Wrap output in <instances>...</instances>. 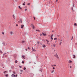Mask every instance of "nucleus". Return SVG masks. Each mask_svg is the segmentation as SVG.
Instances as JSON below:
<instances>
[{
	"label": "nucleus",
	"instance_id": "f257e3e1",
	"mask_svg": "<svg viewBox=\"0 0 77 77\" xmlns=\"http://www.w3.org/2000/svg\"><path fill=\"white\" fill-rule=\"evenodd\" d=\"M51 47H55L56 46V44H54L53 45L51 44Z\"/></svg>",
	"mask_w": 77,
	"mask_h": 77
},
{
	"label": "nucleus",
	"instance_id": "f03ea898",
	"mask_svg": "<svg viewBox=\"0 0 77 77\" xmlns=\"http://www.w3.org/2000/svg\"><path fill=\"white\" fill-rule=\"evenodd\" d=\"M2 44L3 45V46H6L7 45V43L6 42H3Z\"/></svg>",
	"mask_w": 77,
	"mask_h": 77
},
{
	"label": "nucleus",
	"instance_id": "7ed1b4c3",
	"mask_svg": "<svg viewBox=\"0 0 77 77\" xmlns=\"http://www.w3.org/2000/svg\"><path fill=\"white\" fill-rule=\"evenodd\" d=\"M54 56H55V57H57V59H59V57H58V55H57V53H56V54L55 55H54Z\"/></svg>",
	"mask_w": 77,
	"mask_h": 77
},
{
	"label": "nucleus",
	"instance_id": "20e7f679",
	"mask_svg": "<svg viewBox=\"0 0 77 77\" xmlns=\"http://www.w3.org/2000/svg\"><path fill=\"white\" fill-rule=\"evenodd\" d=\"M46 41L47 42V44H48V45L49 44V42H50V41H48V40H46Z\"/></svg>",
	"mask_w": 77,
	"mask_h": 77
},
{
	"label": "nucleus",
	"instance_id": "39448f33",
	"mask_svg": "<svg viewBox=\"0 0 77 77\" xmlns=\"http://www.w3.org/2000/svg\"><path fill=\"white\" fill-rule=\"evenodd\" d=\"M10 34L11 35H14V33H13V32L11 31L10 32Z\"/></svg>",
	"mask_w": 77,
	"mask_h": 77
},
{
	"label": "nucleus",
	"instance_id": "423d86ee",
	"mask_svg": "<svg viewBox=\"0 0 77 77\" xmlns=\"http://www.w3.org/2000/svg\"><path fill=\"white\" fill-rule=\"evenodd\" d=\"M24 26L23 25H21V29H23V27H24Z\"/></svg>",
	"mask_w": 77,
	"mask_h": 77
},
{
	"label": "nucleus",
	"instance_id": "0eeeda50",
	"mask_svg": "<svg viewBox=\"0 0 77 77\" xmlns=\"http://www.w3.org/2000/svg\"><path fill=\"white\" fill-rule=\"evenodd\" d=\"M42 47L44 48H45V47L46 46H45V45L43 44V45H42Z\"/></svg>",
	"mask_w": 77,
	"mask_h": 77
},
{
	"label": "nucleus",
	"instance_id": "6e6552de",
	"mask_svg": "<svg viewBox=\"0 0 77 77\" xmlns=\"http://www.w3.org/2000/svg\"><path fill=\"white\" fill-rule=\"evenodd\" d=\"M19 8L20 9H22V8L20 7V6H18Z\"/></svg>",
	"mask_w": 77,
	"mask_h": 77
},
{
	"label": "nucleus",
	"instance_id": "1a4fd4ad",
	"mask_svg": "<svg viewBox=\"0 0 77 77\" xmlns=\"http://www.w3.org/2000/svg\"><path fill=\"white\" fill-rule=\"evenodd\" d=\"M32 25V29H35V26H34V25Z\"/></svg>",
	"mask_w": 77,
	"mask_h": 77
},
{
	"label": "nucleus",
	"instance_id": "9d476101",
	"mask_svg": "<svg viewBox=\"0 0 77 77\" xmlns=\"http://www.w3.org/2000/svg\"><path fill=\"white\" fill-rule=\"evenodd\" d=\"M54 72V70H53L51 72V73H53Z\"/></svg>",
	"mask_w": 77,
	"mask_h": 77
},
{
	"label": "nucleus",
	"instance_id": "9b49d317",
	"mask_svg": "<svg viewBox=\"0 0 77 77\" xmlns=\"http://www.w3.org/2000/svg\"><path fill=\"white\" fill-rule=\"evenodd\" d=\"M5 75L6 77H8V74H7L6 75Z\"/></svg>",
	"mask_w": 77,
	"mask_h": 77
},
{
	"label": "nucleus",
	"instance_id": "f8f14e48",
	"mask_svg": "<svg viewBox=\"0 0 77 77\" xmlns=\"http://www.w3.org/2000/svg\"><path fill=\"white\" fill-rule=\"evenodd\" d=\"M42 34H43V36H46V34L45 33H42Z\"/></svg>",
	"mask_w": 77,
	"mask_h": 77
},
{
	"label": "nucleus",
	"instance_id": "ddd939ff",
	"mask_svg": "<svg viewBox=\"0 0 77 77\" xmlns=\"http://www.w3.org/2000/svg\"><path fill=\"white\" fill-rule=\"evenodd\" d=\"M13 18H14V19H15V16L14 14L13 15Z\"/></svg>",
	"mask_w": 77,
	"mask_h": 77
},
{
	"label": "nucleus",
	"instance_id": "4468645a",
	"mask_svg": "<svg viewBox=\"0 0 77 77\" xmlns=\"http://www.w3.org/2000/svg\"><path fill=\"white\" fill-rule=\"evenodd\" d=\"M69 63H72V61H71V60H69Z\"/></svg>",
	"mask_w": 77,
	"mask_h": 77
},
{
	"label": "nucleus",
	"instance_id": "2eb2a0df",
	"mask_svg": "<svg viewBox=\"0 0 77 77\" xmlns=\"http://www.w3.org/2000/svg\"><path fill=\"white\" fill-rule=\"evenodd\" d=\"M74 26H77V24L76 23H74Z\"/></svg>",
	"mask_w": 77,
	"mask_h": 77
},
{
	"label": "nucleus",
	"instance_id": "dca6fc26",
	"mask_svg": "<svg viewBox=\"0 0 77 77\" xmlns=\"http://www.w3.org/2000/svg\"><path fill=\"white\" fill-rule=\"evenodd\" d=\"M22 57H23V58H24V59H25V58H24V57H25V56H24L23 55L22 56Z\"/></svg>",
	"mask_w": 77,
	"mask_h": 77
},
{
	"label": "nucleus",
	"instance_id": "f3484780",
	"mask_svg": "<svg viewBox=\"0 0 77 77\" xmlns=\"http://www.w3.org/2000/svg\"><path fill=\"white\" fill-rule=\"evenodd\" d=\"M32 51H36V50H35V49H32Z\"/></svg>",
	"mask_w": 77,
	"mask_h": 77
},
{
	"label": "nucleus",
	"instance_id": "a211bd4d",
	"mask_svg": "<svg viewBox=\"0 0 77 77\" xmlns=\"http://www.w3.org/2000/svg\"><path fill=\"white\" fill-rule=\"evenodd\" d=\"M7 72V71H5L4 72V74H6V73L5 72Z\"/></svg>",
	"mask_w": 77,
	"mask_h": 77
},
{
	"label": "nucleus",
	"instance_id": "6ab92c4d",
	"mask_svg": "<svg viewBox=\"0 0 77 77\" xmlns=\"http://www.w3.org/2000/svg\"><path fill=\"white\" fill-rule=\"evenodd\" d=\"M14 74H12V75H11V77H14Z\"/></svg>",
	"mask_w": 77,
	"mask_h": 77
},
{
	"label": "nucleus",
	"instance_id": "aec40b11",
	"mask_svg": "<svg viewBox=\"0 0 77 77\" xmlns=\"http://www.w3.org/2000/svg\"><path fill=\"white\" fill-rule=\"evenodd\" d=\"M54 40H57V38H54Z\"/></svg>",
	"mask_w": 77,
	"mask_h": 77
},
{
	"label": "nucleus",
	"instance_id": "412c9836",
	"mask_svg": "<svg viewBox=\"0 0 77 77\" xmlns=\"http://www.w3.org/2000/svg\"><path fill=\"white\" fill-rule=\"evenodd\" d=\"M17 75H14V77H17Z\"/></svg>",
	"mask_w": 77,
	"mask_h": 77
},
{
	"label": "nucleus",
	"instance_id": "4be33fe9",
	"mask_svg": "<svg viewBox=\"0 0 77 77\" xmlns=\"http://www.w3.org/2000/svg\"><path fill=\"white\" fill-rule=\"evenodd\" d=\"M51 40H53V38H52V37H51Z\"/></svg>",
	"mask_w": 77,
	"mask_h": 77
},
{
	"label": "nucleus",
	"instance_id": "5701e85b",
	"mask_svg": "<svg viewBox=\"0 0 77 77\" xmlns=\"http://www.w3.org/2000/svg\"><path fill=\"white\" fill-rule=\"evenodd\" d=\"M73 58H75V55H74L73 56Z\"/></svg>",
	"mask_w": 77,
	"mask_h": 77
},
{
	"label": "nucleus",
	"instance_id": "b1692460",
	"mask_svg": "<svg viewBox=\"0 0 77 77\" xmlns=\"http://www.w3.org/2000/svg\"><path fill=\"white\" fill-rule=\"evenodd\" d=\"M15 63H17V62H18V61H17V60H15Z\"/></svg>",
	"mask_w": 77,
	"mask_h": 77
},
{
	"label": "nucleus",
	"instance_id": "393cba45",
	"mask_svg": "<svg viewBox=\"0 0 77 77\" xmlns=\"http://www.w3.org/2000/svg\"><path fill=\"white\" fill-rule=\"evenodd\" d=\"M25 42V41H22V43H24V42Z\"/></svg>",
	"mask_w": 77,
	"mask_h": 77
},
{
	"label": "nucleus",
	"instance_id": "a878e982",
	"mask_svg": "<svg viewBox=\"0 0 77 77\" xmlns=\"http://www.w3.org/2000/svg\"><path fill=\"white\" fill-rule=\"evenodd\" d=\"M37 42V44H39V42L38 41V42Z\"/></svg>",
	"mask_w": 77,
	"mask_h": 77
},
{
	"label": "nucleus",
	"instance_id": "bb28decb",
	"mask_svg": "<svg viewBox=\"0 0 77 77\" xmlns=\"http://www.w3.org/2000/svg\"><path fill=\"white\" fill-rule=\"evenodd\" d=\"M2 34H3V35H4L5 34V32H2Z\"/></svg>",
	"mask_w": 77,
	"mask_h": 77
},
{
	"label": "nucleus",
	"instance_id": "cd10ccee",
	"mask_svg": "<svg viewBox=\"0 0 77 77\" xmlns=\"http://www.w3.org/2000/svg\"><path fill=\"white\" fill-rule=\"evenodd\" d=\"M23 69L24 70H26V67H24L23 68Z\"/></svg>",
	"mask_w": 77,
	"mask_h": 77
},
{
	"label": "nucleus",
	"instance_id": "c85d7f7f",
	"mask_svg": "<svg viewBox=\"0 0 77 77\" xmlns=\"http://www.w3.org/2000/svg\"><path fill=\"white\" fill-rule=\"evenodd\" d=\"M36 31H38V32H40L39 30H37L36 29Z\"/></svg>",
	"mask_w": 77,
	"mask_h": 77
},
{
	"label": "nucleus",
	"instance_id": "c756f323",
	"mask_svg": "<svg viewBox=\"0 0 77 77\" xmlns=\"http://www.w3.org/2000/svg\"><path fill=\"white\" fill-rule=\"evenodd\" d=\"M61 44H62V42H60L59 44V45H61Z\"/></svg>",
	"mask_w": 77,
	"mask_h": 77
},
{
	"label": "nucleus",
	"instance_id": "7c9ffc66",
	"mask_svg": "<svg viewBox=\"0 0 77 77\" xmlns=\"http://www.w3.org/2000/svg\"><path fill=\"white\" fill-rule=\"evenodd\" d=\"M22 63H24V61H22Z\"/></svg>",
	"mask_w": 77,
	"mask_h": 77
},
{
	"label": "nucleus",
	"instance_id": "2f4dec72",
	"mask_svg": "<svg viewBox=\"0 0 77 77\" xmlns=\"http://www.w3.org/2000/svg\"><path fill=\"white\" fill-rule=\"evenodd\" d=\"M60 42H62V39L60 40Z\"/></svg>",
	"mask_w": 77,
	"mask_h": 77
},
{
	"label": "nucleus",
	"instance_id": "473e14b6",
	"mask_svg": "<svg viewBox=\"0 0 77 77\" xmlns=\"http://www.w3.org/2000/svg\"><path fill=\"white\" fill-rule=\"evenodd\" d=\"M53 34H52V35L51 36V37H53Z\"/></svg>",
	"mask_w": 77,
	"mask_h": 77
},
{
	"label": "nucleus",
	"instance_id": "72a5a7b5",
	"mask_svg": "<svg viewBox=\"0 0 77 77\" xmlns=\"http://www.w3.org/2000/svg\"><path fill=\"white\" fill-rule=\"evenodd\" d=\"M56 42H57V40L55 41V43H56Z\"/></svg>",
	"mask_w": 77,
	"mask_h": 77
},
{
	"label": "nucleus",
	"instance_id": "f704fd0d",
	"mask_svg": "<svg viewBox=\"0 0 77 77\" xmlns=\"http://www.w3.org/2000/svg\"><path fill=\"white\" fill-rule=\"evenodd\" d=\"M28 50H30V48L29 47H28Z\"/></svg>",
	"mask_w": 77,
	"mask_h": 77
},
{
	"label": "nucleus",
	"instance_id": "c9c22d12",
	"mask_svg": "<svg viewBox=\"0 0 77 77\" xmlns=\"http://www.w3.org/2000/svg\"><path fill=\"white\" fill-rule=\"evenodd\" d=\"M2 53V52L1 51H0V54Z\"/></svg>",
	"mask_w": 77,
	"mask_h": 77
},
{
	"label": "nucleus",
	"instance_id": "e433bc0d",
	"mask_svg": "<svg viewBox=\"0 0 77 77\" xmlns=\"http://www.w3.org/2000/svg\"><path fill=\"white\" fill-rule=\"evenodd\" d=\"M56 65H54V66H56Z\"/></svg>",
	"mask_w": 77,
	"mask_h": 77
},
{
	"label": "nucleus",
	"instance_id": "4c0bfd02",
	"mask_svg": "<svg viewBox=\"0 0 77 77\" xmlns=\"http://www.w3.org/2000/svg\"><path fill=\"white\" fill-rule=\"evenodd\" d=\"M23 6H24V5H25L24 4V3H23Z\"/></svg>",
	"mask_w": 77,
	"mask_h": 77
},
{
	"label": "nucleus",
	"instance_id": "58836bf2",
	"mask_svg": "<svg viewBox=\"0 0 77 77\" xmlns=\"http://www.w3.org/2000/svg\"><path fill=\"white\" fill-rule=\"evenodd\" d=\"M57 36H58V37H59L60 36V35H57Z\"/></svg>",
	"mask_w": 77,
	"mask_h": 77
},
{
	"label": "nucleus",
	"instance_id": "ea45409f",
	"mask_svg": "<svg viewBox=\"0 0 77 77\" xmlns=\"http://www.w3.org/2000/svg\"><path fill=\"white\" fill-rule=\"evenodd\" d=\"M70 68H72V66H70Z\"/></svg>",
	"mask_w": 77,
	"mask_h": 77
},
{
	"label": "nucleus",
	"instance_id": "a19ab883",
	"mask_svg": "<svg viewBox=\"0 0 77 77\" xmlns=\"http://www.w3.org/2000/svg\"><path fill=\"white\" fill-rule=\"evenodd\" d=\"M20 71H21V72H23V70H20Z\"/></svg>",
	"mask_w": 77,
	"mask_h": 77
},
{
	"label": "nucleus",
	"instance_id": "79ce46f5",
	"mask_svg": "<svg viewBox=\"0 0 77 77\" xmlns=\"http://www.w3.org/2000/svg\"><path fill=\"white\" fill-rule=\"evenodd\" d=\"M14 74H15V72H13Z\"/></svg>",
	"mask_w": 77,
	"mask_h": 77
},
{
	"label": "nucleus",
	"instance_id": "37998d69",
	"mask_svg": "<svg viewBox=\"0 0 77 77\" xmlns=\"http://www.w3.org/2000/svg\"><path fill=\"white\" fill-rule=\"evenodd\" d=\"M53 69H55V68L54 67H53Z\"/></svg>",
	"mask_w": 77,
	"mask_h": 77
},
{
	"label": "nucleus",
	"instance_id": "c03bdc74",
	"mask_svg": "<svg viewBox=\"0 0 77 77\" xmlns=\"http://www.w3.org/2000/svg\"><path fill=\"white\" fill-rule=\"evenodd\" d=\"M19 67H20V68H22V67L21 66H19Z\"/></svg>",
	"mask_w": 77,
	"mask_h": 77
},
{
	"label": "nucleus",
	"instance_id": "a18cd8bd",
	"mask_svg": "<svg viewBox=\"0 0 77 77\" xmlns=\"http://www.w3.org/2000/svg\"><path fill=\"white\" fill-rule=\"evenodd\" d=\"M27 5H30V3L28 4Z\"/></svg>",
	"mask_w": 77,
	"mask_h": 77
},
{
	"label": "nucleus",
	"instance_id": "49530a36",
	"mask_svg": "<svg viewBox=\"0 0 77 77\" xmlns=\"http://www.w3.org/2000/svg\"><path fill=\"white\" fill-rule=\"evenodd\" d=\"M34 20H35V17H34Z\"/></svg>",
	"mask_w": 77,
	"mask_h": 77
},
{
	"label": "nucleus",
	"instance_id": "de8ad7c7",
	"mask_svg": "<svg viewBox=\"0 0 77 77\" xmlns=\"http://www.w3.org/2000/svg\"><path fill=\"white\" fill-rule=\"evenodd\" d=\"M33 25V24H32L31 25V26H33V25Z\"/></svg>",
	"mask_w": 77,
	"mask_h": 77
},
{
	"label": "nucleus",
	"instance_id": "09e8293b",
	"mask_svg": "<svg viewBox=\"0 0 77 77\" xmlns=\"http://www.w3.org/2000/svg\"><path fill=\"white\" fill-rule=\"evenodd\" d=\"M26 51H27V49H26Z\"/></svg>",
	"mask_w": 77,
	"mask_h": 77
},
{
	"label": "nucleus",
	"instance_id": "8fccbe9b",
	"mask_svg": "<svg viewBox=\"0 0 77 77\" xmlns=\"http://www.w3.org/2000/svg\"><path fill=\"white\" fill-rule=\"evenodd\" d=\"M5 54H6V53H5L4 54V55H5Z\"/></svg>",
	"mask_w": 77,
	"mask_h": 77
},
{
	"label": "nucleus",
	"instance_id": "3c124183",
	"mask_svg": "<svg viewBox=\"0 0 77 77\" xmlns=\"http://www.w3.org/2000/svg\"><path fill=\"white\" fill-rule=\"evenodd\" d=\"M58 1V0H56V2H57V1Z\"/></svg>",
	"mask_w": 77,
	"mask_h": 77
},
{
	"label": "nucleus",
	"instance_id": "603ef678",
	"mask_svg": "<svg viewBox=\"0 0 77 77\" xmlns=\"http://www.w3.org/2000/svg\"><path fill=\"white\" fill-rule=\"evenodd\" d=\"M16 26L17 27V26H18V24H16Z\"/></svg>",
	"mask_w": 77,
	"mask_h": 77
},
{
	"label": "nucleus",
	"instance_id": "864d4df0",
	"mask_svg": "<svg viewBox=\"0 0 77 77\" xmlns=\"http://www.w3.org/2000/svg\"><path fill=\"white\" fill-rule=\"evenodd\" d=\"M25 11H27V9H25Z\"/></svg>",
	"mask_w": 77,
	"mask_h": 77
},
{
	"label": "nucleus",
	"instance_id": "5fc2aeb1",
	"mask_svg": "<svg viewBox=\"0 0 77 77\" xmlns=\"http://www.w3.org/2000/svg\"><path fill=\"white\" fill-rule=\"evenodd\" d=\"M40 71H41V72H42V70H40Z\"/></svg>",
	"mask_w": 77,
	"mask_h": 77
},
{
	"label": "nucleus",
	"instance_id": "6e6d98bb",
	"mask_svg": "<svg viewBox=\"0 0 77 77\" xmlns=\"http://www.w3.org/2000/svg\"><path fill=\"white\" fill-rule=\"evenodd\" d=\"M33 48H32V50H33Z\"/></svg>",
	"mask_w": 77,
	"mask_h": 77
},
{
	"label": "nucleus",
	"instance_id": "4d7b16f0",
	"mask_svg": "<svg viewBox=\"0 0 77 77\" xmlns=\"http://www.w3.org/2000/svg\"><path fill=\"white\" fill-rule=\"evenodd\" d=\"M24 3H26V2H24Z\"/></svg>",
	"mask_w": 77,
	"mask_h": 77
},
{
	"label": "nucleus",
	"instance_id": "13d9d810",
	"mask_svg": "<svg viewBox=\"0 0 77 77\" xmlns=\"http://www.w3.org/2000/svg\"><path fill=\"white\" fill-rule=\"evenodd\" d=\"M40 35H41V36H42V34H41Z\"/></svg>",
	"mask_w": 77,
	"mask_h": 77
},
{
	"label": "nucleus",
	"instance_id": "bf43d9fd",
	"mask_svg": "<svg viewBox=\"0 0 77 77\" xmlns=\"http://www.w3.org/2000/svg\"><path fill=\"white\" fill-rule=\"evenodd\" d=\"M74 38V37L73 36L72 37V38Z\"/></svg>",
	"mask_w": 77,
	"mask_h": 77
},
{
	"label": "nucleus",
	"instance_id": "052dcab7",
	"mask_svg": "<svg viewBox=\"0 0 77 77\" xmlns=\"http://www.w3.org/2000/svg\"><path fill=\"white\" fill-rule=\"evenodd\" d=\"M51 41H52V40H51Z\"/></svg>",
	"mask_w": 77,
	"mask_h": 77
},
{
	"label": "nucleus",
	"instance_id": "680f3d73",
	"mask_svg": "<svg viewBox=\"0 0 77 77\" xmlns=\"http://www.w3.org/2000/svg\"><path fill=\"white\" fill-rule=\"evenodd\" d=\"M54 51H56V50H54Z\"/></svg>",
	"mask_w": 77,
	"mask_h": 77
},
{
	"label": "nucleus",
	"instance_id": "e2e57ef3",
	"mask_svg": "<svg viewBox=\"0 0 77 77\" xmlns=\"http://www.w3.org/2000/svg\"><path fill=\"white\" fill-rule=\"evenodd\" d=\"M54 32V31H52V32Z\"/></svg>",
	"mask_w": 77,
	"mask_h": 77
},
{
	"label": "nucleus",
	"instance_id": "0e129e2a",
	"mask_svg": "<svg viewBox=\"0 0 77 77\" xmlns=\"http://www.w3.org/2000/svg\"><path fill=\"white\" fill-rule=\"evenodd\" d=\"M53 66V65H52V66Z\"/></svg>",
	"mask_w": 77,
	"mask_h": 77
},
{
	"label": "nucleus",
	"instance_id": "69168bd1",
	"mask_svg": "<svg viewBox=\"0 0 77 77\" xmlns=\"http://www.w3.org/2000/svg\"><path fill=\"white\" fill-rule=\"evenodd\" d=\"M72 9H73V8H72Z\"/></svg>",
	"mask_w": 77,
	"mask_h": 77
}]
</instances>
